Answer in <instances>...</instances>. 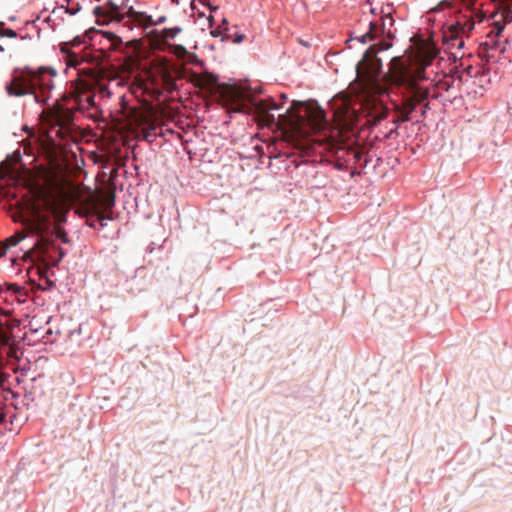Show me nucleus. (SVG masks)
<instances>
[{"label": "nucleus", "mask_w": 512, "mask_h": 512, "mask_svg": "<svg viewBox=\"0 0 512 512\" xmlns=\"http://www.w3.org/2000/svg\"><path fill=\"white\" fill-rule=\"evenodd\" d=\"M22 40H31L32 39V36L30 34H25L24 36L21 37Z\"/></svg>", "instance_id": "nucleus-33"}, {"label": "nucleus", "mask_w": 512, "mask_h": 512, "mask_svg": "<svg viewBox=\"0 0 512 512\" xmlns=\"http://www.w3.org/2000/svg\"><path fill=\"white\" fill-rule=\"evenodd\" d=\"M175 3H176V4H178V3H179V0H177Z\"/></svg>", "instance_id": "nucleus-43"}, {"label": "nucleus", "mask_w": 512, "mask_h": 512, "mask_svg": "<svg viewBox=\"0 0 512 512\" xmlns=\"http://www.w3.org/2000/svg\"><path fill=\"white\" fill-rule=\"evenodd\" d=\"M325 59H326L327 65L331 67L332 66V61L329 60V58H327L326 55H325Z\"/></svg>", "instance_id": "nucleus-40"}, {"label": "nucleus", "mask_w": 512, "mask_h": 512, "mask_svg": "<svg viewBox=\"0 0 512 512\" xmlns=\"http://www.w3.org/2000/svg\"><path fill=\"white\" fill-rule=\"evenodd\" d=\"M221 26H224L226 28V32H229V21L226 17H223L221 20Z\"/></svg>", "instance_id": "nucleus-27"}, {"label": "nucleus", "mask_w": 512, "mask_h": 512, "mask_svg": "<svg viewBox=\"0 0 512 512\" xmlns=\"http://www.w3.org/2000/svg\"><path fill=\"white\" fill-rule=\"evenodd\" d=\"M52 333H53V332H52V330H51V329H48V330L46 331V334H47V335H52Z\"/></svg>", "instance_id": "nucleus-41"}, {"label": "nucleus", "mask_w": 512, "mask_h": 512, "mask_svg": "<svg viewBox=\"0 0 512 512\" xmlns=\"http://www.w3.org/2000/svg\"><path fill=\"white\" fill-rule=\"evenodd\" d=\"M55 76L57 70L50 65H41L38 69L29 65L23 68L14 67L11 81L5 83V91L10 97L33 95L37 104L44 105L49 102L50 93L55 87Z\"/></svg>", "instance_id": "nucleus-1"}, {"label": "nucleus", "mask_w": 512, "mask_h": 512, "mask_svg": "<svg viewBox=\"0 0 512 512\" xmlns=\"http://www.w3.org/2000/svg\"><path fill=\"white\" fill-rule=\"evenodd\" d=\"M65 256H66V251L63 248H60V254L57 259V263H60Z\"/></svg>", "instance_id": "nucleus-28"}, {"label": "nucleus", "mask_w": 512, "mask_h": 512, "mask_svg": "<svg viewBox=\"0 0 512 512\" xmlns=\"http://www.w3.org/2000/svg\"><path fill=\"white\" fill-rule=\"evenodd\" d=\"M190 9L194 12V14L196 15V17L202 19L204 17H206V14L204 11L200 10L197 5H196V2L194 0H192L190 2Z\"/></svg>", "instance_id": "nucleus-14"}, {"label": "nucleus", "mask_w": 512, "mask_h": 512, "mask_svg": "<svg viewBox=\"0 0 512 512\" xmlns=\"http://www.w3.org/2000/svg\"><path fill=\"white\" fill-rule=\"evenodd\" d=\"M463 56H464V53L461 56H458L457 53H454L451 51L447 52L448 61L452 62L454 64H456Z\"/></svg>", "instance_id": "nucleus-17"}, {"label": "nucleus", "mask_w": 512, "mask_h": 512, "mask_svg": "<svg viewBox=\"0 0 512 512\" xmlns=\"http://www.w3.org/2000/svg\"><path fill=\"white\" fill-rule=\"evenodd\" d=\"M129 1L130 0H122L121 1V6H124V7L128 6L129 5Z\"/></svg>", "instance_id": "nucleus-36"}, {"label": "nucleus", "mask_w": 512, "mask_h": 512, "mask_svg": "<svg viewBox=\"0 0 512 512\" xmlns=\"http://www.w3.org/2000/svg\"><path fill=\"white\" fill-rule=\"evenodd\" d=\"M0 36L7 37L10 39H16L19 37L18 33L11 27H7L4 21H0Z\"/></svg>", "instance_id": "nucleus-8"}, {"label": "nucleus", "mask_w": 512, "mask_h": 512, "mask_svg": "<svg viewBox=\"0 0 512 512\" xmlns=\"http://www.w3.org/2000/svg\"><path fill=\"white\" fill-rule=\"evenodd\" d=\"M59 9L64 10V12L70 16H75L82 10V6L79 2L72 3L71 5H60Z\"/></svg>", "instance_id": "nucleus-10"}, {"label": "nucleus", "mask_w": 512, "mask_h": 512, "mask_svg": "<svg viewBox=\"0 0 512 512\" xmlns=\"http://www.w3.org/2000/svg\"><path fill=\"white\" fill-rule=\"evenodd\" d=\"M40 20V15H38L35 19H33V29L36 31L37 38L40 39L41 37V27L37 24V22Z\"/></svg>", "instance_id": "nucleus-19"}, {"label": "nucleus", "mask_w": 512, "mask_h": 512, "mask_svg": "<svg viewBox=\"0 0 512 512\" xmlns=\"http://www.w3.org/2000/svg\"><path fill=\"white\" fill-rule=\"evenodd\" d=\"M67 167L62 163H55L47 173V183L53 188H59L66 181Z\"/></svg>", "instance_id": "nucleus-4"}, {"label": "nucleus", "mask_w": 512, "mask_h": 512, "mask_svg": "<svg viewBox=\"0 0 512 512\" xmlns=\"http://www.w3.org/2000/svg\"><path fill=\"white\" fill-rule=\"evenodd\" d=\"M128 14L138 15L139 10H136L133 6L128 5L125 7Z\"/></svg>", "instance_id": "nucleus-25"}, {"label": "nucleus", "mask_w": 512, "mask_h": 512, "mask_svg": "<svg viewBox=\"0 0 512 512\" xmlns=\"http://www.w3.org/2000/svg\"><path fill=\"white\" fill-rule=\"evenodd\" d=\"M32 21H33V20H27V21H25V23H24L25 28H26V27H28L29 25H31V26L33 27V22H32Z\"/></svg>", "instance_id": "nucleus-35"}, {"label": "nucleus", "mask_w": 512, "mask_h": 512, "mask_svg": "<svg viewBox=\"0 0 512 512\" xmlns=\"http://www.w3.org/2000/svg\"><path fill=\"white\" fill-rule=\"evenodd\" d=\"M51 21H52L51 16H48V17H46V18L43 20V22H44V23H50Z\"/></svg>", "instance_id": "nucleus-38"}, {"label": "nucleus", "mask_w": 512, "mask_h": 512, "mask_svg": "<svg viewBox=\"0 0 512 512\" xmlns=\"http://www.w3.org/2000/svg\"><path fill=\"white\" fill-rule=\"evenodd\" d=\"M167 21V16L166 15H160L157 17L156 20L152 21L154 26H160L162 24H164L165 22Z\"/></svg>", "instance_id": "nucleus-20"}, {"label": "nucleus", "mask_w": 512, "mask_h": 512, "mask_svg": "<svg viewBox=\"0 0 512 512\" xmlns=\"http://www.w3.org/2000/svg\"><path fill=\"white\" fill-rule=\"evenodd\" d=\"M21 130H22V131H24V132H26V131H30V130H31V128H30V126H29V125L25 124V125H22Z\"/></svg>", "instance_id": "nucleus-32"}, {"label": "nucleus", "mask_w": 512, "mask_h": 512, "mask_svg": "<svg viewBox=\"0 0 512 512\" xmlns=\"http://www.w3.org/2000/svg\"><path fill=\"white\" fill-rule=\"evenodd\" d=\"M356 38H357V36H356L354 33H351V34L349 35V37L345 40V44H346V47H347L348 49H351V48H352V46H351V44H350V43H351L352 41H356Z\"/></svg>", "instance_id": "nucleus-24"}, {"label": "nucleus", "mask_w": 512, "mask_h": 512, "mask_svg": "<svg viewBox=\"0 0 512 512\" xmlns=\"http://www.w3.org/2000/svg\"><path fill=\"white\" fill-rule=\"evenodd\" d=\"M384 20H383V29L384 30H390L394 24H395V20L393 18V16L391 15V13H384Z\"/></svg>", "instance_id": "nucleus-13"}, {"label": "nucleus", "mask_w": 512, "mask_h": 512, "mask_svg": "<svg viewBox=\"0 0 512 512\" xmlns=\"http://www.w3.org/2000/svg\"><path fill=\"white\" fill-rule=\"evenodd\" d=\"M92 14L95 17V24L98 26L104 27L113 23L111 12L105 10L103 5H96L92 9Z\"/></svg>", "instance_id": "nucleus-5"}, {"label": "nucleus", "mask_w": 512, "mask_h": 512, "mask_svg": "<svg viewBox=\"0 0 512 512\" xmlns=\"http://www.w3.org/2000/svg\"><path fill=\"white\" fill-rule=\"evenodd\" d=\"M442 30L443 44L448 48L462 50L465 48L464 35L471 33L475 24L471 22H462L456 19H448L445 14H440L436 19Z\"/></svg>", "instance_id": "nucleus-2"}, {"label": "nucleus", "mask_w": 512, "mask_h": 512, "mask_svg": "<svg viewBox=\"0 0 512 512\" xmlns=\"http://www.w3.org/2000/svg\"><path fill=\"white\" fill-rule=\"evenodd\" d=\"M210 28H211L210 35L213 38H220L221 41L226 40V36H224V33L220 28H214V27H210Z\"/></svg>", "instance_id": "nucleus-15"}, {"label": "nucleus", "mask_w": 512, "mask_h": 512, "mask_svg": "<svg viewBox=\"0 0 512 512\" xmlns=\"http://www.w3.org/2000/svg\"><path fill=\"white\" fill-rule=\"evenodd\" d=\"M394 133L398 134V125H397V124H395V127H394V128H392V129L389 131V136L391 137V136H392V134H394Z\"/></svg>", "instance_id": "nucleus-29"}, {"label": "nucleus", "mask_w": 512, "mask_h": 512, "mask_svg": "<svg viewBox=\"0 0 512 512\" xmlns=\"http://www.w3.org/2000/svg\"><path fill=\"white\" fill-rule=\"evenodd\" d=\"M199 3L202 6L206 7L210 11V13H214V12H216L219 9L218 5H215V4L210 3V2H206L204 0H200Z\"/></svg>", "instance_id": "nucleus-16"}, {"label": "nucleus", "mask_w": 512, "mask_h": 512, "mask_svg": "<svg viewBox=\"0 0 512 512\" xmlns=\"http://www.w3.org/2000/svg\"><path fill=\"white\" fill-rule=\"evenodd\" d=\"M17 20V17L15 15H11L8 17L9 22H15Z\"/></svg>", "instance_id": "nucleus-34"}, {"label": "nucleus", "mask_w": 512, "mask_h": 512, "mask_svg": "<svg viewBox=\"0 0 512 512\" xmlns=\"http://www.w3.org/2000/svg\"><path fill=\"white\" fill-rule=\"evenodd\" d=\"M139 16L143 17L145 20H147L148 22H152L154 21L153 19V16L149 13H147L146 11H140L139 10V13H138Z\"/></svg>", "instance_id": "nucleus-22"}, {"label": "nucleus", "mask_w": 512, "mask_h": 512, "mask_svg": "<svg viewBox=\"0 0 512 512\" xmlns=\"http://www.w3.org/2000/svg\"><path fill=\"white\" fill-rule=\"evenodd\" d=\"M368 1L370 2L371 0H368Z\"/></svg>", "instance_id": "nucleus-44"}, {"label": "nucleus", "mask_w": 512, "mask_h": 512, "mask_svg": "<svg viewBox=\"0 0 512 512\" xmlns=\"http://www.w3.org/2000/svg\"><path fill=\"white\" fill-rule=\"evenodd\" d=\"M343 50L338 48V47H332L328 50V52L326 53V56L327 58H330V57H335L337 55H339L340 53H342Z\"/></svg>", "instance_id": "nucleus-18"}, {"label": "nucleus", "mask_w": 512, "mask_h": 512, "mask_svg": "<svg viewBox=\"0 0 512 512\" xmlns=\"http://www.w3.org/2000/svg\"><path fill=\"white\" fill-rule=\"evenodd\" d=\"M163 30L167 32V37L169 39H174L178 34L182 32V27L175 25L173 27H165Z\"/></svg>", "instance_id": "nucleus-12"}, {"label": "nucleus", "mask_w": 512, "mask_h": 512, "mask_svg": "<svg viewBox=\"0 0 512 512\" xmlns=\"http://www.w3.org/2000/svg\"><path fill=\"white\" fill-rule=\"evenodd\" d=\"M373 27H374L373 21H369L367 31L364 32L362 35L357 36L356 41H358L362 45L367 44L373 38V35H372Z\"/></svg>", "instance_id": "nucleus-9"}, {"label": "nucleus", "mask_w": 512, "mask_h": 512, "mask_svg": "<svg viewBox=\"0 0 512 512\" xmlns=\"http://www.w3.org/2000/svg\"><path fill=\"white\" fill-rule=\"evenodd\" d=\"M493 31L495 32V34L497 36H500L503 33V31H504V26L502 24H500V23H496L494 28H493Z\"/></svg>", "instance_id": "nucleus-23"}, {"label": "nucleus", "mask_w": 512, "mask_h": 512, "mask_svg": "<svg viewBox=\"0 0 512 512\" xmlns=\"http://www.w3.org/2000/svg\"><path fill=\"white\" fill-rule=\"evenodd\" d=\"M5 161H11L13 163H19L22 166L23 172H29L27 163L23 160V154L20 150H14L6 155Z\"/></svg>", "instance_id": "nucleus-7"}, {"label": "nucleus", "mask_w": 512, "mask_h": 512, "mask_svg": "<svg viewBox=\"0 0 512 512\" xmlns=\"http://www.w3.org/2000/svg\"><path fill=\"white\" fill-rule=\"evenodd\" d=\"M73 42L75 44H80L81 43V36L80 35H76L74 38H73Z\"/></svg>", "instance_id": "nucleus-30"}, {"label": "nucleus", "mask_w": 512, "mask_h": 512, "mask_svg": "<svg viewBox=\"0 0 512 512\" xmlns=\"http://www.w3.org/2000/svg\"><path fill=\"white\" fill-rule=\"evenodd\" d=\"M370 13L375 16L376 15V8H374L373 6L370 7Z\"/></svg>", "instance_id": "nucleus-37"}, {"label": "nucleus", "mask_w": 512, "mask_h": 512, "mask_svg": "<svg viewBox=\"0 0 512 512\" xmlns=\"http://www.w3.org/2000/svg\"><path fill=\"white\" fill-rule=\"evenodd\" d=\"M361 68H367L374 73L381 72L383 70L382 59L378 56L377 51L371 46L365 49L362 54V58L355 65L357 75L360 74Z\"/></svg>", "instance_id": "nucleus-3"}, {"label": "nucleus", "mask_w": 512, "mask_h": 512, "mask_svg": "<svg viewBox=\"0 0 512 512\" xmlns=\"http://www.w3.org/2000/svg\"><path fill=\"white\" fill-rule=\"evenodd\" d=\"M64 2L70 3L72 0H63Z\"/></svg>", "instance_id": "nucleus-42"}, {"label": "nucleus", "mask_w": 512, "mask_h": 512, "mask_svg": "<svg viewBox=\"0 0 512 512\" xmlns=\"http://www.w3.org/2000/svg\"><path fill=\"white\" fill-rule=\"evenodd\" d=\"M227 33V37L230 38V41L233 43V44H241L246 36L243 32L241 31H238L236 30L235 32H226Z\"/></svg>", "instance_id": "nucleus-11"}, {"label": "nucleus", "mask_w": 512, "mask_h": 512, "mask_svg": "<svg viewBox=\"0 0 512 512\" xmlns=\"http://www.w3.org/2000/svg\"><path fill=\"white\" fill-rule=\"evenodd\" d=\"M104 9L111 12L113 17V22H119L122 20V16L119 13L120 5L117 4L114 0H106L103 4Z\"/></svg>", "instance_id": "nucleus-6"}, {"label": "nucleus", "mask_w": 512, "mask_h": 512, "mask_svg": "<svg viewBox=\"0 0 512 512\" xmlns=\"http://www.w3.org/2000/svg\"><path fill=\"white\" fill-rule=\"evenodd\" d=\"M107 225V219L104 218L101 220L99 229H103Z\"/></svg>", "instance_id": "nucleus-31"}, {"label": "nucleus", "mask_w": 512, "mask_h": 512, "mask_svg": "<svg viewBox=\"0 0 512 512\" xmlns=\"http://www.w3.org/2000/svg\"><path fill=\"white\" fill-rule=\"evenodd\" d=\"M300 43H301V45L306 46V47L310 46V44L307 41H304V40H301Z\"/></svg>", "instance_id": "nucleus-39"}, {"label": "nucleus", "mask_w": 512, "mask_h": 512, "mask_svg": "<svg viewBox=\"0 0 512 512\" xmlns=\"http://www.w3.org/2000/svg\"><path fill=\"white\" fill-rule=\"evenodd\" d=\"M82 333V327L79 325L77 328L70 330L67 337L72 338L74 335H80Z\"/></svg>", "instance_id": "nucleus-21"}, {"label": "nucleus", "mask_w": 512, "mask_h": 512, "mask_svg": "<svg viewBox=\"0 0 512 512\" xmlns=\"http://www.w3.org/2000/svg\"><path fill=\"white\" fill-rule=\"evenodd\" d=\"M207 19V22H208V26L209 27H213L214 26V16L212 14H209V15H206L205 17Z\"/></svg>", "instance_id": "nucleus-26"}]
</instances>
